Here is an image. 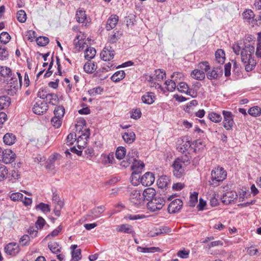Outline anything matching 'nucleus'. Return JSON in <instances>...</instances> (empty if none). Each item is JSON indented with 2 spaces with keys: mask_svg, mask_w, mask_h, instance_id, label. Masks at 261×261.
Wrapping results in <instances>:
<instances>
[{
  "mask_svg": "<svg viewBox=\"0 0 261 261\" xmlns=\"http://www.w3.org/2000/svg\"><path fill=\"white\" fill-rule=\"evenodd\" d=\"M208 118L211 121L215 123H219L222 119V117L220 114L214 112L209 113Z\"/></svg>",
  "mask_w": 261,
  "mask_h": 261,
  "instance_id": "nucleus-32",
  "label": "nucleus"
},
{
  "mask_svg": "<svg viewBox=\"0 0 261 261\" xmlns=\"http://www.w3.org/2000/svg\"><path fill=\"white\" fill-rule=\"evenodd\" d=\"M118 21V17L117 15H111L108 19L106 26L108 31L114 28Z\"/></svg>",
  "mask_w": 261,
  "mask_h": 261,
  "instance_id": "nucleus-21",
  "label": "nucleus"
},
{
  "mask_svg": "<svg viewBox=\"0 0 261 261\" xmlns=\"http://www.w3.org/2000/svg\"><path fill=\"white\" fill-rule=\"evenodd\" d=\"M2 161L7 164L12 163L15 159V154L10 149H5L2 152Z\"/></svg>",
  "mask_w": 261,
  "mask_h": 261,
  "instance_id": "nucleus-13",
  "label": "nucleus"
},
{
  "mask_svg": "<svg viewBox=\"0 0 261 261\" xmlns=\"http://www.w3.org/2000/svg\"><path fill=\"white\" fill-rule=\"evenodd\" d=\"M254 13L251 10H248L245 11L243 13V18L246 20H250L251 18H253L254 17Z\"/></svg>",
  "mask_w": 261,
  "mask_h": 261,
  "instance_id": "nucleus-63",
  "label": "nucleus"
},
{
  "mask_svg": "<svg viewBox=\"0 0 261 261\" xmlns=\"http://www.w3.org/2000/svg\"><path fill=\"white\" fill-rule=\"evenodd\" d=\"M237 198V194L233 191H228L224 193L221 197V200L223 203L228 204L231 203Z\"/></svg>",
  "mask_w": 261,
  "mask_h": 261,
  "instance_id": "nucleus-15",
  "label": "nucleus"
},
{
  "mask_svg": "<svg viewBox=\"0 0 261 261\" xmlns=\"http://www.w3.org/2000/svg\"><path fill=\"white\" fill-rule=\"evenodd\" d=\"M190 205L191 206H194L195 203L198 200V193L194 192L190 195Z\"/></svg>",
  "mask_w": 261,
  "mask_h": 261,
  "instance_id": "nucleus-62",
  "label": "nucleus"
},
{
  "mask_svg": "<svg viewBox=\"0 0 261 261\" xmlns=\"http://www.w3.org/2000/svg\"><path fill=\"white\" fill-rule=\"evenodd\" d=\"M191 76L197 80H202L205 78V73L199 69L194 70L191 74Z\"/></svg>",
  "mask_w": 261,
  "mask_h": 261,
  "instance_id": "nucleus-28",
  "label": "nucleus"
},
{
  "mask_svg": "<svg viewBox=\"0 0 261 261\" xmlns=\"http://www.w3.org/2000/svg\"><path fill=\"white\" fill-rule=\"evenodd\" d=\"M8 51L5 47H3L0 45V60L5 61L8 59Z\"/></svg>",
  "mask_w": 261,
  "mask_h": 261,
  "instance_id": "nucleus-46",
  "label": "nucleus"
},
{
  "mask_svg": "<svg viewBox=\"0 0 261 261\" xmlns=\"http://www.w3.org/2000/svg\"><path fill=\"white\" fill-rule=\"evenodd\" d=\"M177 88L181 93H186L190 95H192V90L189 88L188 85L185 82H179L177 86Z\"/></svg>",
  "mask_w": 261,
  "mask_h": 261,
  "instance_id": "nucleus-22",
  "label": "nucleus"
},
{
  "mask_svg": "<svg viewBox=\"0 0 261 261\" xmlns=\"http://www.w3.org/2000/svg\"><path fill=\"white\" fill-rule=\"evenodd\" d=\"M222 73V68L221 66H219L214 67L212 71L207 73L206 75L209 80H215L221 76Z\"/></svg>",
  "mask_w": 261,
  "mask_h": 261,
  "instance_id": "nucleus-16",
  "label": "nucleus"
},
{
  "mask_svg": "<svg viewBox=\"0 0 261 261\" xmlns=\"http://www.w3.org/2000/svg\"><path fill=\"white\" fill-rule=\"evenodd\" d=\"M0 75L6 79L11 84L17 81L11 69L7 66H0Z\"/></svg>",
  "mask_w": 261,
  "mask_h": 261,
  "instance_id": "nucleus-6",
  "label": "nucleus"
},
{
  "mask_svg": "<svg viewBox=\"0 0 261 261\" xmlns=\"http://www.w3.org/2000/svg\"><path fill=\"white\" fill-rule=\"evenodd\" d=\"M90 134V129L86 128L84 130V133L81 134L78 137L77 139V144L79 149H82L85 148Z\"/></svg>",
  "mask_w": 261,
  "mask_h": 261,
  "instance_id": "nucleus-8",
  "label": "nucleus"
},
{
  "mask_svg": "<svg viewBox=\"0 0 261 261\" xmlns=\"http://www.w3.org/2000/svg\"><path fill=\"white\" fill-rule=\"evenodd\" d=\"M257 42L255 55L261 58V32L258 33Z\"/></svg>",
  "mask_w": 261,
  "mask_h": 261,
  "instance_id": "nucleus-51",
  "label": "nucleus"
},
{
  "mask_svg": "<svg viewBox=\"0 0 261 261\" xmlns=\"http://www.w3.org/2000/svg\"><path fill=\"white\" fill-rule=\"evenodd\" d=\"M10 198L12 200L14 201H21L23 199V194L19 192L13 193L10 195Z\"/></svg>",
  "mask_w": 261,
  "mask_h": 261,
  "instance_id": "nucleus-58",
  "label": "nucleus"
},
{
  "mask_svg": "<svg viewBox=\"0 0 261 261\" xmlns=\"http://www.w3.org/2000/svg\"><path fill=\"white\" fill-rule=\"evenodd\" d=\"M30 238L28 234L22 236L19 240V243L22 246H28L30 244Z\"/></svg>",
  "mask_w": 261,
  "mask_h": 261,
  "instance_id": "nucleus-57",
  "label": "nucleus"
},
{
  "mask_svg": "<svg viewBox=\"0 0 261 261\" xmlns=\"http://www.w3.org/2000/svg\"><path fill=\"white\" fill-rule=\"evenodd\" d=\"M65 114V109L63 106L57 107L54 110L55 116L62 118Z\"/></svg>",
  "mask_w": 261,
  "mask_h": 261,
  "instance_id": "nucleus-42",
  "label": "nucleus"
},
{
  "mask_svg": "<svg viewBox=\"0 0 261 261\" xmlns=\"http://www.w3.org/2000/svg\"><path fill=\"white\" fill-rule=\"evenodd\" d=\"M132 163H133L132 166L133 172H134L135 173H141L145 166L144 164L141 161H138L137 160Z\"/></svg>",
  "mask_w": 261,
  "mask_h": 261,
  "instance_id": "nucleus-20",
  "label": "nucleus"
},
{
  "mask_svg": "<svg viewBox=\"0 0 261 261\" xmlns=\"http://www.w3.org/2000/svg\"><path fill=\"white\" fill-rule=\"evenodd\" d=\"M122 138L124 141L127 144L133 143L136 139V135L134 132L127 130L122 135Z\"/></svg>",
  "mask_w": 261,
  "mask_h": 261,
  "instance_id": "nucleus-18",
  "label": "nucleus"
},
{
  "mask_svg": "<svg viewBox=\"0 0 261 261\" xmlns=\"http://www.w3.org/2000/svg\"><path fill=\"white\" fill-rule=\"evenodd\" d=\"M125 76L124 71L120 70L116 72L111 77L112 81L118 82L123 79Z\"/></svg>",
  "mask_w": 261,
  "mask_h": 261,
  "instance_id": "nucleus-31",
  "label": "nucleus"
},
{
  "mask_svg": "<svg viewBox=\"0 0 261 261\" xmlns=\"http://www.w3.org/2000/svg\"><path fill=\"white\" fill-rule=\"evenodd\" d=\"M8 174V170L4 165H0V181L6 178Z\"/></svg>",
  "mask_w": 261,
  "mask_h": 261,
  "instance_id": "nucleus-56",
  "label": "nucleus"
},
{
  "mask_svg": "<svg viewBox=\"0 0 261 261\" xmlns=\"http://www.w3.org/2000/svg\"><path fill=\"white\" fill-rule=\"evenodd\" d=\"M154 179L153 174L148 172L141 177L140 182L144 186H150L154 182Z\"/></svg>",
  "mask_w": 261,
  "mask_h": 261,
  "instance_id": "nucleus-14",
  "label": "nucleus"
},
{
  "mask_svg": "<svg viewBox=\"0 0 261 261\" xmlns=\"http://www.w3.org/2000/svg\"><path fill=\"white\" fill-rule=\"evenodd\" d=\"M142 194L144 200H146L148 202L156 197L155 190L152 188H148L145 189Z\"/></svg>",
  "mask_w": 261,
  "mask_h": 261,
  "instance_id": "nucleus-17",
  "label": "nucleus"
},
{
  "mask_svg": "<svg viewBox=\"0 0 261 261\" xmlns=\"http://www.w3.org/2000/svg\"><path fill=\"white\" fill-rule=\"evenodd\" d=\"M138 152L136 149H133L127 154V159L131 162L137 160Z\"/></svg>",
  "mask_w": 261,
  "mask_h": 261,
  "instance_id": "nucleus-47",
  "label": "nucleus"
},
{
  "mask_svg": "<svg viewBox=\"0 0 261 261\" xmlns=\"http://www.w3.org/2000/svg\"><path fill=\"white\" fill-rule=\"evenodd\" d=\"M76 20L79 23H83L86 19V15L85 11L82 9H79L76 13Z\"/></svg>",
  "mask_w": 261,
  "mask_h": 261,
  "instance_id": "nucleus-35",
  "label": "nucleus"
},
{
  "mask_svg": "<svg viewBox=\"0 0 261 261\" xmlns=\"http://www.w3.org/2000/svg\"><path fill=\"white\" fill-rule=\"evenodd\" d=\"M182 201L179 199H176L172 201L168 207V211L170 214L178 212L182 207Z\"/></svg>",
  "mask_w": 261,
  "mask_h": 261,
  "instance_id": "nucleus-11",
  "label": "nucleus"
},
{
  "mask_svg": "<svg viewBox=\"0 0 261 261\" xmlns=\"http://www.w3.org/2000/svg\"><path fill=\"white\" fill-rule=\"evenodd\" d=\"M115 51L110 45H106L100 53L101 59L105 61H109L113 59Z\"/></svg>",
  "mask_w": 261,
  "mask_h": 261,
  "instance_id": "nucleus-7",
  "label": "nucleus"
},
{
  "mask_svg": "<svg viewBox=\"0 0 261 261\" xmlns=\"http://www.w3.org/2000/svg\"><path fill=\"white\" fill-rule=\"evenodd\" d=\"M184 74L181 72H174L171 76L173 81H175L176 84H178L179 82H181L180 81L183 80Z\"/></svg>",
  "mask_w": 261,
  "mask_h": 261,
  "instance_id": "nucleus-44",
  "label": "nucleus"
},
{
  "mask_svg": "<svg viewBox=\"0 0 261 261\" xmlns=\"http://www.w3.org/2000/svg\"><path fill=\"white\" fill-rule=\"evenodd\" d=\"M16 17L19 22L24 23L27 20V14L23 10H19L16 13Z\"/></svg>",
  "mask_w": 261,
  "mask_h": 261,
  "instance_id": "nucleus-38",
  "label": "nucleus"
},
{
  "mask_svg": "<svg viewBox=\"0 0 261 261\" xmlns=\"http://www.w3.org/2000/svg\"><path fill=\"white\" fill-rule=\"evenodd\" d=\"M137 250L143 253H154L155 252H160L161 249L159 247H155L147 248L139 246L137 248Z\"/></svg>",
  "mask_w": 261,
  "mask_h": 261,
  "instance_id": "nucleus-29",
  "label": "nucleus"
},
{
  "mask_svg": "<svg viewBox=\"0 0 261 261\" xmlns=\"http://www.w3.org/2000/svg\"><path fill=\"white\" fill-rule=\"evenodd\" d=\"M54 204L55 205V208L54 210L55 215L56 216L59 217L60 215V211L64 205L63 202L61 200L58 201V202H54Z\"/></svg>",
  "mask_w": 261,
  "mask_h": 261,
  "instance_id": "nucleus-39",
  "label": "nucleus"
},
{
  "mask_svg": "<svg viewBox=\"0 0 261 261\" xmlns=\"http://www.w3.org/2000/svg\"><path fill=\"white\" fill-rule=\"evenodd\" d=\"M168 177L166 176H161L157 181V184L160 188L164 189L168 187Z\"/></svg>",
  "mask_w": 261,
  "mask_h": 261,
  "instance_id": "nucleus-34",
  "label": "nucleus"
},
{
  "mask_svg": "<svg viewBox=\"0 0 261 261\" xmlns=\"http://www.w3.org/2000/svg\"><path fill=\"white\" fill-rule=\"evenodd\" d=\"M48 247L50 251L54 253H58L61 251V247L57 242H49Z\"/></svg>",
  "mask_w": 261,
  "mask_h": 261,
  "instance_id": "nucleus-37",
  "label": "nucleus"
},
{
  "mask_svg": "<svg viewBox=\"0 0 261 261\" xmlns=\"http://www.w3.org/2000/svg\"><path fill=\"white\" fill-rule=\"evenodd\" d=\"M116 230L118 232L126 233H132L134 232L132 226L128 224H124L117 226Z\"/></svg>",
  "mask_w": 261,
  "mask_h": 261,
  "instance_id": "nucleus-25",
  "label": "nucleus"
},
{
  "mask_svg": "<svg viewBox=\"0 0 261 261\" xmlns=\"http://www.w3.org/2000/svg\"><path fill=\"white\" fill-rule=\"evenodd\" d=\"M172 167L173 168V174L177 178H180L182 176L184 169L182 166L180 159H176L173 163Z\"/></svg>",
  "mask_w": 261,
  "mask_h": 261,
  "instance_id": "nucleus-12",
  "label": "nucleus"
},
{
  "mask_svg": "<svg viewBox=\"0 0 261 261\" xmlns=\"http://www.w3.org/2000/svg\"><path fill=\"white\" fill-rule=\"evenodd\" d=\"M191 146V144L190 143V141H186V142L183 145L180 146H178L177 149L179 152L184 154V153H187L186 151L188 150Z\"/></svg>",
  "mask_w": 261,
  "mask_h": 261,
  "instance_id": "nucleus-52",
  "label": "nucleus"
},
{
  "mask_svg": "<svg viewBox=\"0 0 261 261\" xmlns=\"http://www.w3.org/2000/svg\"><path fill=\"white\" fill-rule=\"evenodd\" d=\"M192 159V156L190 155L189 152L185 153V154L182 155L181 159V163H183L185 165H187L190 163V161Z\"/></svg>",
  "mask_w": 261,
  "mask_h": 261,
  "instance_id": "nucleus-59",
  "label": "nucleus"
},
{
  "mask_svg": "<svg viewBox=\"0 0 261 261\" xmlns=\"http://www.w3.org/2000/svg\"><path fill=\"white\" fill-rule=\"evenodd\" d=\"M130 202L136 207H139L144 204V198L141 191L136 188H128Z\"/></svg>",
  "mask_w": 261,
  "mask_h": 261,
  "instance_id": "nucleus-3",
  "label": "nucleus"
},
{
  "mask_svg": "<svg viewBox=\"0 0 261 261\" xmlns=\"http://www.w3.org/2000/svg\"><path fill=\"white\" fill-rule=\"evenodd\" d=\"M58 96L54 93H49L47 98L46 99V101L53 105H56L58 101Z\"/></svg>",
  "mask_w": 261,
  "mask_h": 261,
  "instance_id": "nucleus-49",
  "label": "nucleus"
},
{
  "mask_svg": "<svg viewBox=\"0 0 261 261\" xmlns=\"http://www.w3.org/2000/svg\"><path fill=\"white\" fill-rule=\"evenodd\" d=\"M10 103L11 98L9 96H0V110L7 108Z\"/></svg>",
  "mask_w": 261,
  "mask_h": 261,
  "instance_id": "nucleus-27",
  "label": "nucleus"
},
{
  "mask_svg": "<svg viewBox=\"0 0 261 261\" xmlns=\"http://www.w3.org/2000/svg\"><path fill=\"white\" fill-rule=\"evenodd\" d=\"M36 208L37 210H41L43 213L45 214L50 212L49 205L43 202H41L39 204L37 205L36 206Z\"/></svg>",
  "mask_w": 261,
  "mask_h": 261,
  "instance_id": "nucleus-40",
  "label": "nucleus"
},
{
  "mask_svg": "<svg viewBox=\"0 0 261 261\" xmlns=\"http://www.w3.org/2000/svg\"><path fill=\"white\" fill-rule=\"evenodd\" d=\"M35 35H36V32L34 31H33V30L28 31L26 32V34H25L26 39L28 40H29L31 42H32L34 41V38L36 37Z\"/></svg>",
  "mask_w": 261,
  "mask_h": 261,
  "instance_id": "nucleus-61",
  "label": "nucleus"
},
{
  "mask_svg": "<svg viewBox=\"0 0 261 261\" xmlns=\"http://www.w3.org/2000/svg\"><path fill=\"white\" fill-rule=\"evenodd\" d=\"M72 261H79L81 259V250L80 249H76L75 250H72Z\"/></svg>",
  "mask_w": 261,
  "mask_h": 261,
  "instance_id": "nucleus-53",
  "label": "nucleus"
},
{
  "mask_svg": "<svg viewBox=\"0 0 261 261\" xmlns=\"http://www.w3.org/2000/svg\"><path fill=\"white\" fill-rule=\"evenodd\" d=\"M11 39L10 35L6 32H3L0 34V41L4 44H7Z\"/></svg>",
  "mask_w": 261,
  "mask_h": 261,
  "instance_id": "nucleus-45",
  "label": "nucleus"
},
{
  "mask_svg": "<svg viewBox=\"0 0 261 261\" xmlns=\"http://www.w3.org/2000/svg\"><path fill=\"white\" fill-rule=\"evenodd\" d=\"M165 84L167 86V89L169 91H174L176 87V84L175 83V81H173L172 79L166 81Z\"/></svg>",
  "mask_w": 261,
  "mask_h": 261,
  "instance_id": "nucleus-55",
  "label": "nucleus"
},
{
  "mask_svg": "<svg viewBox=\"0 0 261 261\" xmlns=\"http://www.w3.org/2000/svg\"><path fill=\"white\" fill-rule=\"evenodd\" d=\"M5 252L10 256H15L20 251L19 245L15 242H11L8 244L4 248Z\"/></svg>",
  "mask_w": 261,
  "mask_h": 261,
  "instance_id": "nucleus-9",
  "label": "nucleus"
},
{
  "mask_svg": "<svg viewBox=\"0 0 261 261\" xmlns=\"http://www.w3.org/2000/svg\"><path fill=\"white\" fill-rule=\"evenodd\" d=\"M62 118L54 116L51 120L53 125L56 128H59L62 123Z\"/></svg>",
  "mask_w": 261,
  "mask_h": 261,
  "instance_id": "nucleus-60",
  "label": "nucleus"
},
{
  "mask_svg": "<svg viewBox=\"0 0 261 261\" xmlns=\"http://www.w3.org/2000/svg\"><path fill=\"white\" fill-rule=\"evenodd\" d=\"M105 211V207L103 206H99L93 208L89 216L94 219L100 217L101 214Z\"/></svg>",
  "mask_w": 261,
  "mask_h": 261,
  "instance_id": "nucleus-23",
  "label": "nucleus"
},
{
  "mask_svg": "<svg viewBox=\"0 0 261 261\" xmlns=\"http://www.w3.org/2000/svg\"><path fill=\"white\" fill-rule=\"evenodd\" d=\"M227 173L222 167L215 168L211 172V180H209L210 185L215 187L223 181L226 177Z\"/></svg>",
  "mask_w": 261,
  "mask_h": 261,
  "instance_id": "nucleus-2",
  "label": "nucleus"
},
{
  "mask_svg": "<svg viewBox=\"0 0 261 261\" xmlns=\"http://www.w3.org/2000/svg\"><path fill=\"white\" fill-rule=\"evenodd\" d=\"M37 44L40 46H44L49 43V39L46 37L40 36L36 39Z\"/></svg>",
  "mask_w": 261,
  "mask_h": 261,
  "instance_id": "nucleus-48",
  "label": "nucleus"
},
{
  "mask_svg": "<svg viewBox=\"0 0 261 261\" xmlns=\"http://www.w3.org/2000/svg\"><path fill=\"white\" fill-rule=\"evenodd\" d=\"M97 68V65L94 63L88 61L84 66V69L87 73H92Z\"/></svg>",
  "mask_w": 261,
  "mask_h": 261,
  "instance_id": "nucleus-33",
  "label": "nucleus"
},
{
  "mask_svg": "<svg viewBox=\"0 0 261 261\" xmlns=\"http://www.w3.org/2000/svg\"><path fill=\"white\" fill-rule=\"evenodd\" d=\"M198 66L199 70L203 71L204 72L207 71L210 69L208 63L206 61L200 62L199 63Z\"/></svg>",
  "mask_w": 261,
  "mask_h": 261,
  "instance_id": "nucleus-64",
  "label": "nucleus"
},
{
  "mask_svg": "<svg viewBox=\"0 0 261 261\" xmlns=\"http://www.w3.org/2000/svg\"><path fill=\"white\" fill-rule=\"evenodd\" d=\"M48 110V105L46 102L41 100L37 101L33 108V112L37 115H42Z\"/></svg>",
  "mask_w": 261,
  "mask_h": 261,
  "instance_id": "nucleus-10",
  "label": "nucleus"
},
{
  "mask_svg": "<svg viewBox=\"0 0 261 261\" xmlns=\"http://www.w3.org/2000/svg\"><path fill=\"white\" fill-rule=\"evenodd\" d=\"M233 52L237 55H240L242 62L244 65L245 69L250 72L254 69L256 65L254 59V47L250 44L243 45L242 43L237 42L232 47Z\"/></svg>",
  "mask_w": 261,
  "mask_h": 261,
  "instance_id": "nucleus-1",
  "label": "nucleus"
},
{
  "mask_svg": "<svg viewBox=\"0 0 261 261\" xmlns=\"http://www.w3.org/2000/svg\"><path fill=\"white\" fill-rule=\"evenodd\" d=\"M155 79L158 81L162 80L166 76L165 71L163 69H157L155 70Z\"/></svg>",
  "mask_w": 261,
  "mask_h": 261,
  "instance_id": "nucleus-54",
  "label": "nucleus"
},
{
  "mask_svg": "<svg viewBox=\"0 0 261 261\" xmlns=\"http://www.w3.org/2000/svg\"><path fill=\"white\" fill-rule=\"evenodd\" d=\"M96 53V51L94 48L89 47L85 51V58L86 60L90 61L95 57Z\"/></svg>",
  "mask_w": 261,
  "mask_h": 261,
  "instance_id": "nucleus-30",
  "label": "nucleus"
},
{
  "mask_svg": "<svg viewBox=\"0 0 261 261\" xmlns=\"http://www.w3.org/2000/svg\"><path fill=\"white\" fill-rule=\"evenodd\" d=\"M215 58L218 63L223 64L225 59L224 51L222 49H218L215 53Z\"/></svg>",
  "mask_w": 261,
  "mask_h": 261,
  "instance_id": "nucleus-36",
  "label": "nucleus"
},
{
  "mask_svg": "<svg viewBox=\"0 0 261 261\" xmlns=\"http://www.w3.org/2000/svg\"><path fill=\"white\" fill-rule=\"evenodd\" d=\"M16 137L12 133H7L3 137L4 143L7 145H12L15 142Z\"/></svg>",
  "mask_w": 261,
  "mask_h": 261,
  "instance_id": "nucleus-26",
  "label": "nucleus"
},
{
  "mask_svg": "<svg viewBox=\"0 0 261 261\" xmlns=\"http://www.w3.org/2000/svg\"><path fill=\"white\" fill-rule=\"evenodd\" d=\"M126 154V149L124 147L119 146L117 148L116 151V156L119 159H122Z\"/></svg>",
  "mask_w": 261,
  "mask_h": 261,
  "instance_id": "nucleus-43",
  "label": "nucleus"
},
{
  "mask_svg": "<svg viewBox=\"0 0 261 261\" xmlns=\"http://www.w3.org/2000/svg\"><path fill=\"white\" fill-rule=\"evenodd\" d=\"M165 200L162 197L156 196L151 200L148 202L147 208L151 212H155L162 208L165 205Z\"/></svg>",
  "mask_w": 261,
  "mask_h": 261,
  "instance_id": "nucleus-4",
  "label": "nucleus"
},
{
  "mask_svg": "<svg viewBox=\"0 0 261 261\" xmlns=\"http://www.w3.org/2000/svg\"><path fill=\"white\" fill-rule=\"evenodd\" d=\"M74 44L76 47H79L80 48H83L84 45L86 44L85 37L84 34L80 33L78 34L75 39L74 40Z\"/></svg>",
  "mask_w": 261,
  "mask_h": 261,
  "instance_id": "nucleus-19",
  "label": "nucleus"
},
{
  "mask_svg": "<svg viewBox=\"0 0 261 261\" xmlns=\"http://www.w3.org/2000/svg\"><path fill=\"white\" fill-rule=\"evenodd\" d=\"M223 116V126L226 130H230L232 129L234 124L233 120V115L230 111L223 110L222 111Z\"/></svg>",
  "mask_w": 261,
  "mask_h": 261,
  "instance_id": "nucleus-5",
  "label": "nucleus"
},
{
  "mask_svg": "<svg viewBox=\"0 0 261 261\" xmlns=\"http://www.w3.org/2000/svg\"><path fill=\"white\" fill-rule=\"evenodd\" d=\"M139 174L140 173H135L134 172L132 173L130 181L134 186H137L141 182Z\"/></svg>",
  "mask_w": 261,
  "mask_h": 261,
  "instance_id": "nucleus-50",
  "label": "nucleus"
},
{
  "mask_svg": "<svg viewBox=\"0 0 261 261\" xmlns=\"http://www.w3.org/2000/svg\"><path fill=\"white\" fill-rule=\"evenodd\" d=\"M155 96L153 92H146L142 97V101L146 104H152L155 100Z\"/></svg>",
  "mask_w": 261,
  "mask_h": 261,
  "instance_id": "nucleus-24",
  "label": "nucleus"
},
{
  "mask_svg": "<svg viewBox=\"0 0 261 261\" xmlns=\"http://www.w3.org/2000/svg\"><path fill=\"white\" fill-rule=\"evenodd\" d=\"M248 113L252 116L257 117L261 113V109L258 106L252 107L249 109Z\"/></svg>",
  "mask_w": 261,
  "mask_h": 261,
  "instance_id": "nucleus-41",
  "label": "nucleus"
}]
</instances>
